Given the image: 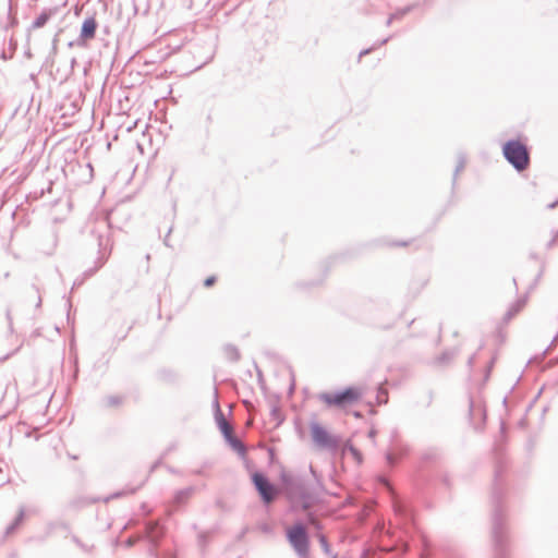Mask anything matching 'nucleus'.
Instances as JSON below:
<instances>
[{"instance_id": "nucleus-8", "label": "nucleus", "mask_w": 558, "mask_h": 558, "mask_svg": "<svg viewBox=\"0 0 558 558\" xmlns=\"http://www.w3.org/2000/svg\"><path fill=\"white\" fill-rule=\"evenodd\" d=\"M342 454L344 457L350 456L357 464L362 463V453L352 445H345L342 449Z\"/></svg>"}, {"instance_id": "nucleus-9", "label": "nucleus", "mask_w": 558, "mask_h": 558, "mask_svg": "<svg viewBox=\"0 0 558 558\" xmlns=\"http://www.w3.org/2000/svg\"><path fill=\"white\" fill-rule=\"evenodd\" d=\"M49 20V14L47 13H41L34 22V27L35 28H39V27H43L47 21Z\"/></svg>"}, {"instance_id": "nucleus-2", "label": "nucleus", "mask_w": 558, "mask_h": 558, "mask_svg": "<svg viewBox=\"0 0 558 558\" xmlns=\"http://www.w3.org/2000/svg\"><path fill=\"white\" fill-rule=\"evenodd\" d=\"M506 159L519 171L527 168L530 157L524 144L519 141H510L504 145Z\"/></svg>"}, {"instance_id": "nucleus-5", "label": "nucleus", "mask_w": 558, "mask_h": 558, "mask_svg": "<svg viewBox=\"0 0 558 558\" xmlns=\"http://www.w3.org/2000/svg\"><path fill=\"white\" fill-rule=\"evenodd\" d=\"M288 537L290 543L299 554L305 555L307 553V536L302 525H295L291 527L288 532Z\"/></svg>"}, {"instance_id": "nucleus-10", "label": "nucleus", "mask_w": 558, "mask_h": 558, "mask_svg": "<svg viewBox=\"0 0 558 558\" xmlns=\"http://www.w3.org/2000/svg\"><path fill=\"white\" fill-rule=\"evenodd\" d=\"M525 306V301H518L514 306L513 311L509 314V318L513 317L518 312H520Z\"/></svg>"}, {"instance_id": "nucleus-7", "label": "nucleus", "mask_w": 558, "mask_h": 558, "mask_svg": "<svg viewBox=\"0 0 558 558\" xmlns=\"http://www.w3.org/2000/svg\"><path fill=\"white\" fill-rule=\"evenodd\" d=\"M218 426L221 430V433L225 435V437L233 442V444H238V440L233 438V428L232 426L226 421L225 417H219L218 418Z\"/></svg>"}, {"instance_id": "nucleus-6", "label": "nucleus", "mask_w": 558, "mask_h": 558, "mask_svg": "<svg viewBox=\"0 0 558 558\" xmlns=\"http://www.w3.org/2000/svg\"><path fill=\"white\" fill-rule=\"evenodd\" d=\"M96 27H97V24L94 19L85 20L82 25V32H81L82 38H84V39L94 38L95 33H96Z\"/></svg>"}, {"instance_id": "nucleus-3", "label": "nucleus", "mask_w": 558, "mask_h": 558, "mask_svg": "<svg viewBox=\"0 0 558 558\" xmlns=\"http://www.w3.org/2000/svg\"><path fill=\"white\" fill-rule=\"evenodd\" d=\"M252 481L264 502L270 504L275 500L278 489L262 473L255 472L252 475Z\"/></svg>"}, {"instance_id": "nucleus-4", "label": "nucleus", "mask_w": 558, "mask_h": 558, "mask_svg": "<svg viewBox=\"0 0 558 558\" xmlns=\"http://www.w3.org/2000/svg\"><path fill=\"white\" fill-rule=\"evenodd\" d=\"M311 436L314 442L322 448H336L337 440L319 423H312L310 426Z\"/></svg>"}, {"instance_id": "nucleus-11", "label": "nucleus", "mask_w": 558, "mask_h": 558, "mask_svg": "<svg viewBox=\"0 0 558 558\" xmlns=\"http://www.w3.org/2000/svg\"><path fill=\"white\" fill-rule=\"evenodd\" d=\"M216 282V277L215 276H210L208 277L205 281H204V286L209 288L211 287L214 283Z\"/></svg>"}, {"instance_id": "nucleus-1", "label": "nucleus", "mask_w": 558, "mask_h": 558, "mask_svg": "<svg viewBox=\"0 0 558 558\" xmlns=\"http://www.w3.org/2000/svg\"><path fill=\"white\" fill-rule=\"evenodd\" d=\"M363 396L364 391L361 387H349L339 392H323L318 396V399L327 408L347 410L348 408L359 403Z\"/></svg>"}]
</instances>
